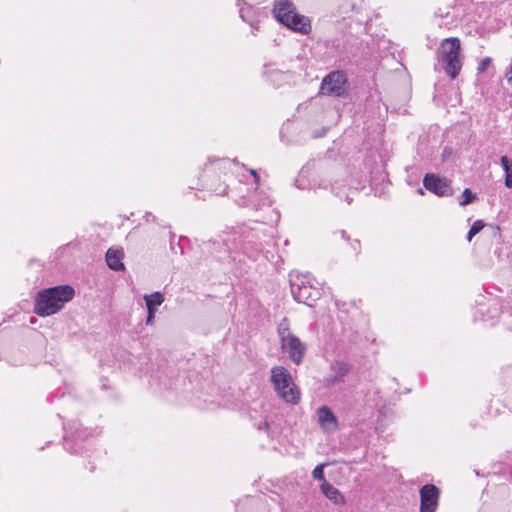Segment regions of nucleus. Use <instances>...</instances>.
<instances>
[{"label":"nucleus","instance_id":"nucleus-5","mask_svg":"<svg viewBox=\"0 0 512 512\" xmlns=\"http://www.w3.org/2000/svg\"><path fill=\"white\" fill-rule=\"evenodd\" d=\"M246 181H250L251 186H255L253 191L247 189V195H242L236 202L240 206L253 207L255 209H261L265 206H271L272 199L270 195L262 190H258L259 176L253 169L246 170V173L242 175Z\"/></svg>","mask_w":512,"mask_h":512},{"label":"nucleus","instance_id":"nucleus-25","mask_svg":"<svg viewBox=\"0 0 512 512\" xmlns=\"http://www.w3.org/2000/svg\"><path fill=\"white\" fill-rule=\"evenodd\" d=\"M278 335L280 341H282V337L286 338L287 335H292L285 320L278 327Z\"/></svg>","mask_w":512,"mask_h":512},{"label":"nucleus","instance_id":"nucleus-32","mask_svg":"<svg viewBox=\"0 0 512 512\" xmlns=\"http://www.w3.org/2000/svg\"><path fill=\"white\" fill-rule=\"evenodd\" d=\"M331 191H332V193H334L337 197H341V196H342V191H341L340 187L338 186V182H335V184H332V185H331Z\"/></svg>","mask_w":512,"mask_h":512},{"label":"nucleus","instance_id":"nucleus-28","mask_svg":"<svg viewBox=\"0 0 512 512\" xmlns=\"http://www.w3.org/2000/svg\"><path fill=\"white\" fill-rule=\"evenodd\" d=\"M439 12L440 13H438V12L436 13V17L440 16L442 18V20L438 23V26L439 27H443V26L447 27L450 24V22H448V21L444 22L443 20L449 18V12L447 11L445 14L442 13L441 10H439Z\"/></svg>","mask_w":512,"mask_h":512},{"label":"nucleus","instance_id":"nucleus-14","mask_svg":"<svg viewBox=\"0 0 512 512\" xmlns=\"http://www.w3.org/2000/svg\"><path fill=\"white\" fill-rule=\"evenodd\" d=\"M477 313L481 315V321L487 326H494L500 317V306L497 302L491 303L485 308L484 305H480Z\"/></svg>","mask_w":512,"mask_h":512},{"label":"nucleus","instance_id":"nucleus-3","mask_svg":"<svg viewBox=\"0 0 512 512\" xmlns=\"http://www.w3.org/2000/svg\"><path fill=\"white\" fill-rule=\"evenodd\" d=\"M437 59L445 73L455 79L463 66L460 40L456 37L444 39L438 49Z\"/></svg>","mask_w":512,"mask_h":512},{"label":"nucleus","instance_id":"nucleus-27","mask_svg":"<svg viewBox=\"0 0 512 512\" xmlns=\"http://www.w3.org/2000/svg\"><path fill=\"white\" fill-rule=\"evenodd\" d=\"M240 17L243 21L248 22L251 26H253V21L251 20L250 16L248 15V11L244 7H240L239 9Z\"/></svg>","mask_w":512,"mask_h":512},{"label":"nucleus","instance_id":"nucleus-37","mask_svg":"<svg viewBox=\"0 0 512 512\" xmlns=\"http://www.w3.org/2000/svg\"><path fill=\"white\" fill-rule=\"evenodd\" d=\"M345 200L348 204L352 202V198H350L348 195H346Z\"/></svg>","mask_w":512,"mask_h":512},{"label":"nucleus","instance_id":"nucleus-19","mask_svg":"<svg viewBox=\"0 0 512 512\" xmlns=\"http://www.w3.org/2000/svg\"><path fill=\"white\" fill-rule=\"evenodd\" d=\"M321 491L335 504H343L345 502L341 492L327 481H324V483L321 484Z\"/></svg>","mask_w":512,"mask_h":512},{"label":"nucleus","instance_id":"nucleus-2","mask_svg":"<svg viewBox=\"0 0 512 512\" xmlns=\"http://www.w3.org/2000/svg\"><path fill=\"white\" fill-rule=\"evenodd\" d=\"M289 277L293 298L299 303L313 306L321 296V289L316 279L310 273L298 271L290 272Z\"/></svg>","mask_w":512,"mask_h":512},{"label":"nucleus","instance_id":"nucleus-31","mask_svg":"<svg viewBox=\"0 0 512 512\" xmlns=\"http://www.w3.org/2000/svg\"><path fill=\"white\" fill-rule=\"evenodd\" d=\"M156 311L155 310H147V318H146V324L151 325L154 321Z\"/></svg>","mask_w":512,"mask_h":512},{"label":"nucleus","instance_id":"nucleus-29","mask_svg":"<svg viewBox=\"0 0 512 512\" xmlns=\"http://www.w3.org/2000/svg\"><path fill=\"white\" fill-rule=\"evenodd\" d=\"M490 63H491V59L489 57L484 58L478 66V71H480V72L485 71L488 68V66L490 65Z\"/></svg>","mask_w":512,"mask_h":512},{"label":"nucleus","instance_id":"nucleus-22","mask_svg":"<svg viewBox=\"0 0 512 512\" xmlns=\"http://www.w3.org/2000/svg\"><path fill=\"white\" fill-rule=\"evenodd\" d=\"M264 74L267 80H269L274 85H279L285 77L284 73L269 66H266Z\"/></svg>","mask_w":512,"mask_h":512},{"label":"nucleus","instance_id":"nucleus-33","mask_svg":"<svg viewBox=\"0 0 512 512\" xmlns=\"http://www.w3.org/2000/svg\"><path fill=\"white\" fill-rule=\"evenodd\" d=\"M255 426L257 427L258 430H268L269 429V424L266 420H262L260 421L258 424H255Z\"/></svg>","mask_w":512,"mask_h":512},{"label":"nucleus","instance_id":"nucleus-8","mask_svg":"<svg viewBox=\"0 0 512 512\" xmlns=\"http://www.w3.org/2000/svg\"><path fill=\"white\" fill-rule=\"evenodd\" d=\"M423 186L425 189L439 197H447L453 194L451 181L433 173H427L424 176Z\"/></svg>","mask_w":512,"mask_h":512},{"label":"nucleus","instance_id":"nucleus-1","mask_svg":"<svg viewBox=\"0 0 512 512\" xmlns=\"http://www.w3.org/2000/svg\"><path fill=\"white\" fill-rule=\"evenodd\" d=\"M74 296V289L69 285H60L43 289L37 293L34 312L46 317L59 312Z\"/></svg>","mask_w":512,"mask_h":512},{"label":"nucleus","instance_id":"nucleus-15","mask_svg":"<svg viewBox=\"0 0 512 512\" xmlns=\"http://www.w3.org/2000/svg\"><path fill=\"white\" fill-rule=\"evenodd\" d=\"M285 26L295 32H299L304 35L309 34L312 29L309 18L297 12L291 16Z\"/></svg>","mask_w":512,"mask_h":512},{"label":"nucleus","instance_id":"nucleus-34","mask_svg":"<svg viewBox=\"0 0 512 512\" xmlns=\"http://www.w3.org/2000/svg\"><path fill=\"white\" fill-rule=\"evenodd\" d=\"M335 234H339V236L344 239V240H347V241H350V238L349 236L347 235L346 231L345 230H339V231H336Z\"/></svg>","mask_w":512,"mask_h":512},{"label":"nucleus","instance_id":"nucleus-7","mask_svg":"<svg viewBox=\"0 0 512 512\" xmlns=\"http://www.w3.org/2000/svg\"><path fill=\"white\" fill-rule=\"evenodd\" d=\"M346 83L347 77L343 71H333L323 78L320 93L341 97L346 93Z\"/></svg>","mask_w":512,"mask_h":512},{"label":"nucleus","instance_id":"nucleus-18","mask_svg":"<svg viewBox=\"0 0 512 512\" xmlns=\"http://www.w3.org/2000/svg\"><path fill=\"white\" fill-rule=\"evenodd\" d=\"M122 258H123L122 250L110 248L106 252V263H107L108 267L114 271H120L124 268Z\"/></svg>","mask_w":512,"mask_h":512},{"label":"nucleus","instance_id":"nucleus-30","mask_svg":"<svg viewBox=\"0 0 512 512\" xmlns=\"http://www.w3.org/2000/svg\"><path fill=\"white\" fill-rule=\"evenodd\" d=\"M350 246L352 248V250L358 254L360 252V249H361V243L358 239H354V240H350Z\"/></svg>","mask_w":512,"mask_h":512},{"label":"nucleus","instance_id":"nucleus-23","mask_svg":"<svg viewBox=\"0 0 512 512\" xmlns=\"http://www.w3.org/2000/svg\"><path fill=\"white\" fill-rule=\"evenodd\" d=\"M324 466V464H319L312 471L313 478L321 481L322 483L326 481L324 477Z\"/></svg>","mask_w":512,"mask_h":512},{"label":"nucleus","instance_id":"nucleus-16","mask_svg":"<svg viewBox=\"0 0 512 512\" xmlns=\"http://www.w3.org/2000/svg\"><path fill=\"white\" fill-rule=\"evenodd\" d=\"M285 26L295 32H299L304 35L309 34L312 29L309 18L297 12L291 16Z\"/></svg>","mask_w":512,"mask_h":512},{"label":"nucleus","instance_id":"nucleus-9","mask_svg":"<svg viewBox=\"0 0 512 512\" xmlns=\"http://www.w3.org/2000/svg\"><path fill=\"white\" fill-rule=\"evenodd\" d=\"M281 348L288 354L290 360L299 365L305 356L306 345L294 334L287 335L286 338L282 337Z\"/></svg>","mask_w":512,"mask_h":512},{"label":"nucleus","instance_id":"nucleus-6","mask_svg":"<svg viewBox=\"0 0 512 512\" xmlns=\"http://www.w3.org/2000/svg\"><path fill=\"white\" fill-rule=\"evenodd\" d=\"M232 166H236V163L228 158H209L208 162L205 163L203 168V181L207 186L210 187L217 195H224L227 193V185L213 187L209 184V181L218 173H226V170H230Z\"/></svg>","mask_w":512,"mask_h":512},{"label":"nucleus","instance_id":"nucleus-17","mask_svg":"<svg viewBox=\"0 0 512 512\" xmlns=\"http://www.w3.org/2000/svg\"><path fill=\"white\" fill-rule=\"evenodd\" d=\"M91 432L86 428H77L71 436H65V449L70 453H79L81 447L75 448L74 445H78V441L86 439Z\"/></svg>","mask_w":512,"mask_h":512},{"label":"nucleus","instance_id":"nucleus-26","mask_svg":"<svg viewBox=\"0 0 512 512\" xmlns=\"http://www.w3.org/2000/svg\"><path fill=\"white\" fill-rule=\"evenodd\" d=\"M484 226L485 224L482 220H476L470 227L469 231L476 235L484 228Z\"/></svg>","mask_w":512,"mask_h":512},{"label":"nucleus","instance_id":"nucleus-4","mask_svg":"<svg viewBox=\"0 0 512 512\" xmlns=\"http://www.w3.org/2000/svg\"><path fill=\"white\" fill-rule=\"evenodd\" d=\"M271 383L277 395L286 403L297 404L300 400V391L294 384L289 370L283 366L271 368Z\"/></svg>","mask_w":512,"mask_h":512},{"label":"nucleus","instance_id":"nucleus-20","mask_svg":"<svg viewBox=\"0 0 512 512\" xmlns=\"http://www.w3.org/2000/svg\"><path fill=\"white\" fill-rule=\"evenodd\" d=\"M144 300L146 303L147 310H155L158 306H160L164 300V294L161 292H154L150 295H144Z\"/></svg>","mask_w":512,"mask_h":512},{"label":"nucleus","instance_id":"nucleus-13","mask_svg":"<svg viewBox=\"0 0 512 512\" xmlns=\"http://www.w3.org/2000/svg\"><path fill=\"white\" fill-rule=\"evenodd\" d=\"M296 13L293 2L289 0H281L277 2L273 9V14L278 22L285 25L288 20Z\"/></svg>","mask_w":512,"mask_h":512},{"label":"nucleus","instance_id":"nucleus-11","mask_svg":"<svg viewBox=\"0 0 512 512\" xmlns=\"http://www.w3.org/2000/svg\"><path fill=\"white\" fill-rule=\"evenodd\" d=\"M317 422L320 428L326 432H335L339 428V422L336 415L328 406H320L316 410Z\"/></svg>","mask_w":512,"mask_h":512},{"label":"nucleus","instance_id":"nucleus-10","mask_svg":"<svg viewBox=\"0 0 512 512\" xmlns=\"http://www.w3.org/2000/svg\"><path fill=\"white\" fill-rule=\"evenodd\" d=\"M439 489L433 484H426L420 489V512H435L438 507Z\"/></svg>","mask_w":512,"mask_h":512},{"label":"nucleus","instance_id":"nucleus-35","mask_svg":"<svg viewBox=\"0 0 512 512\" xmlns=\"http://www.w3.org/2000/svg\"><path fill=\"white\" fill-rule=\"evenodd\" d=\"M505 77L508 80V82H512V63H511L509 70L505 74Z\"/></svg>","mask_w":512,"mask_h":512},{"label":"nucleus","instance_id":"nucleus-12","mask_svg":"<svg viewBox=\"0 0 512 512\" xmlns=\"http://www.w3.org/2000/svg\"><path fill=\"white\" fill-rule=\"evenodd\" d=\"M349 371L348 364L343 361H335L331 364L329 372L325 375L323 383L331 388L341 383Z\"/></svg>","mask_w":512,"mask_h":512},{"label":"nucleus","instance_id":"nucleus-24","mask_svg":"<svg viewBox=\"0 0 512 512\" xmlns=\"http://www.w3.org/2000/svg\"><path fill=\"white\" fill-rule=\"evenodd\" d=\"M462 196H463V200L460 201L461 206H466V205L470 204L475 199V195L468 188L464 189Z\"/></svg>","mask_w":512,"mask_h":512},{"label":"nucleus","instance_id":"nucleus-21","mask_svg":"<svg viewBox=\"0 0 512 512\" xmlns=\"http://www.w3.org/2000/svg\"><path fill=\"white\" fill-rule=\"evenodd\" d=\"M500 161L505 171V186L512 188V159H509L507 156H502Z\"/></svg>","mask_w":512,"mask_h":512},{"label":"nucleus","instance_id":"nucleus-36","mask_svg":"<svg viewBox=\"0 0 512 512\" xmlns=\"http://www.w3.org/2000/svg\"><path fill=\"white\" fill-rule=\"evenodd\" d=\"M474 236H475V234H474V233H472L471 231H468V234H467V240H468V241H471V240H472V238H473Z\"/></svg>","mask_w":512,"mask_h":512}]
</instances>
